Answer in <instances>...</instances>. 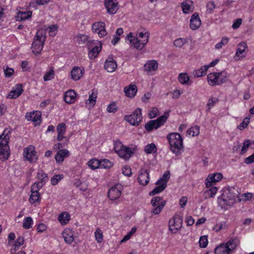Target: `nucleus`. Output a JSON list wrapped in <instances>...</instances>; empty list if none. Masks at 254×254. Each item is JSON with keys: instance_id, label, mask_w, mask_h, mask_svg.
Instances as JSON below:
<instances>
[{"instance_id": "56", "label": "nucleus", "mask_w": 254, "mask_h": 254, "mask_svg": "<svg viewBox=\"0 0 254 254\" xmlns=\"http://www.w3.org/2000/svg\"><path fill=\"white\" fill-rule=\"evenodd\" d=\"M107 111L109 113H115L118 110V108L116 106V104L115 102H113L111 104H110L107 108Z\"/></svg>"}, {"instance_id": "45", "label": "nucleus", "mask_w": 254, "mask_h": 254, "mask_svg": "<svg viewBox=\"0 0 254 254\" xmlns=\"http://www.w3.org/2000/svg\"><path fill=\"white\" fill-rule=\"evenodd\" d=\"M33 220L31 217H27L23 220V227L24 229H28L31 227Z\"/></svg>"}, {"instance_id": "35", "label": "nucleus", "mask_w": 254, "mask_h": 254, "mask_svg": "<svg viewBox=\"0 0 254 254\" xmlns=\"http://www.w3.org/2000/svg\"><path fill=\"white\" fill-rule=\"evenodd\" d=\"M97 95V92L94 89L92 90V93L89 95V98L86 101V103L94 105L96 101Z\"/></svg>"}, {"instance_id": "50", "label": "nucleus", "mask_w": 254, "mask_h": 254, "mask_svg": "<svg viewBox=\"0 0 254 254\" xmlns=\"http://www.w3.org/2000/svg\"><path fill=\"white\" fill-rule=\"evenodd\" d=\"M251 144V142L250 141V140L249 139H246L244 141L243 143V146L241 149V151L240 152V154L241 155L244 154L247 152Z\"/></svg>"}, {"instance_id": "29", "label": "nucleus", "mask_w": 254, "mask_h": 254, "mask_svg": "<svg viewBox=\"0 0 254 254\" xmlns=\"http://www.w3.org/2000/svg\"><path fill=\"white\" fill-rule=\"evenodd\" d=\"M192 4V1L191 0H186L183 1L181 4L183 12L186 14L191 12L192 10L191 9L190 6Z\"/></svg>"}, {"instance_id": "60", "label": "nucleus", "mask_w": 254, "mask_h": 254, "mask_svg": "<svg viewBox=\"0 0 254 254\" xmlns=\"http://www.w3.org/2000/svg\"><path fill=\"white\" fill-rule=\"evenodd\" d=\"M122 173L126 176H130L132 173L130 167L127 166H124L122 169Z\"/></svg>"}, {"instance_id": "27", "label": "nucleus", "mask_w": 254, "mask_h": 254, "mask_svg": "<svg viewBox=\"0 0 254 254\" xmlns=\"http://www.w3.org/2000/svg\"><path fill=\"white\" fill-rule=\"evenodd\" d=\"M208 84L211 86L219 85L216 72L210 73L207 75Z\"/></svg>"}, {"instance_id": "33", "label": "nucleus", "mask_w": 254, "mask_h": 254, "mask_svg": "<svg viewBox=\"0 0 254 254\" xmlns=\"http://www.w3.org/2000/svg\"><path fill=\"white\" fill-rule=\"evenodd\" d=\"M37 178L39 182L43 184H45L48 181V177L47 174L45 173L43 170H40L37 174Z\"/></svg>"}, {"instance_id": "64", "label": "nucleus", "mask_w": 254, "mask_h": 254, "mask_svg": "<svg viewBox=\"0 0 254 254\" xmlns=\"http://www.w3.org/2000/svg\"><path fill=\"white\" fill-rule=\"evenodd\" d=\"M226 223L225 222H221L219 224H216L214 227L213 230L218 232L220 231L223 227L225 226Z\"/></svg>"}, {"instance_id": "13", "label": "nucleus", "mask_w": 254, "mask_h": 254, "mask_svg": "<svg viewBox=\"0 0 254 254\" xmlns=\"http://www.w3.org/2000/svg\"><path fill=\"white\" fill-rule=\"evenodd\" d=\"M149 172L147 170L144 168L140 169L139 172V176L137 180L140 184L145 186L148 184L149 182Z\"/></svg>"}, {"instance_id": "26", "label": "nucleus", "mask_w": 254, "mask_h": 254, "mask_svg": "<svg viewBox=\"0 0 254 254\" xmlns=\"http://www.w3.org/2000/svg\"><path fill=\"white\" fill-rule=\"evenodd\" d=\"M44 45V43H43L33 41L31 47L32 52L35 55L39 54L43 49Z\"/></svg>"}, {"instance_id": "62", "label": "nucleus", "mask_w": 254, "mask_h": 254, "mask_svg": "<svg viewBox=\"0 0 254 254\" xmlns=\"http://www.w3.org/2000/svg\"><path fill=\"white\" fill-rule=\"evenodd\" d=\"M4 71L5 76L6 77L11 76L14 73V70L8 67H7L4 70Z\"/></svg>"}, {"instance_id": "55", "label": "nucleus", "mask_w": 254, "mask_h": 254, "mask_svg": "<svg viewBox=\"0 0 254 254\" xmlns=\"http://www.w3.org/2000/svg\"><path fill=\"white\" fill-rule=\"evenodd\" d=\"M65 124L60 123L57 127V130L59 134H64L65 132Z\"/></svg>"}, {"instance_id": "8", "label": "nucleus", "mask_w": 254, "mask_h": 254, "mask_svg": "<svg viewBox=\"0 0 254 254\" xmlns=\"http://www.w3.org/2000/svg\"><path fill=\"white\" fill-rule=\"evenodd\" d=\"M92 30L94 33H97L100 38L107 35V32L105 29V23L104 22H96L92 24Z\"/></svg>"}, {"instance_id": "52", "label": "nucleus", "mask_w": 254, "mask_h": 254, "mask_svg": "<svg viewBox=\"0 0 254 254\" xmlns=\"http://www.w3.org/2000/svg\"><path fill=\"white\" fill-rule=\"evenodd\" d=\"M95 236L96 240L98 243H101L103 240V233L102 231L99 229L97 228L95 232Z\"/></svg>"}, {"instance_id": "51", "label": "nucleus", "mask_w": 254, "mask_h": 254, "mask_svg": "<svg viewBox=\"0 0 254 254\" xmlns=\"http://www.w3.org/2000/svg\"><path fill=\"white\" fill-rule=\"evenodd\" d=\"M170 172L167 171H166L163 175V177L159 179L156 183V185H159L161 183L164 182V181H166V184L167 183V181L170 178Z\"/></svg>"}, {"instance_id": "10", "label": "nucleus", "mask_w": 254, "mask_h": 254, "mask_svg": "<svg viewBox=\"0 0 254 254\" xmlns=\"http://www.w3.org/2000/svg\"><path fill=\"white\" fill-rule=\"evenodd\" d=\"M123 187L117 184L110 188L108 192V197L112 200L118 198L122 193Z\"/></svg>"}, {"instance_id": "36", "label": "nucleus", "mask_w": 254, "mask_h": 254, "mask_svg": "<svg viewBox=\"0 0 254 254\" xmlns=\"http://www.w3.org/2000/svg\"><path fill=\"white\" fill-rule=\"evenodd\" d=\"M74 185L82 191H85L87 189V185L85 183L81 182L79 179H75L74 180Z\"/></svg>"}, {"instance_id": "19", "label": "nucleus", "mask_w": 254, "mask_h": 254, "mask_svg": "<svg viewBox=\"0 0 254 254\" xmlns=\"http://www.w3.org/2000/svg\"><path fill=\"white\" fill-rule=\"evenodd\" d=\"M224 192H227L226 197H227L230 202L232 203V204L234 203L236 201V198L238 197V191L234 188H229L224 190Z\"/></svg>"}, {"instance_id": "9", "label": "nucleus", "mask_w": 254, "mask_h": 254, "mask_svg": "<svg viewBox=\"0 0 254 254\" xmlns=\"http://www.w3.org/2000/svg\"><path fill=\"white\" fill-rule=\"evenodd\" d=\"M34 149L33 145H30L27 148L24 149L23 156L30 163L35 162L37 160L36 152Z\"/></svg>"}, {"instance_id": "23", "label": "nucleus", "mask_w": 254, "mask_h": 254, "mask_svg": "<svg viewBox=\"0 0 254 254\" xmlns=\"http://www.w3.org/2000/svg\"><path fill=\"white\" fill-rule=\"evenodd\" d=\"M76 95V93L74 90H68L65 93L64 100L68 104L73 103L75 101Z\"/></svg>"}, {"instance_id": "5", "label": "nucleus", "mask_w": 254, "mask_h": 254, "mask_svg": "<svg viewBox=\"0 0 254 254\" xmlns=\"http://www.w3.org/2000/svg\"><path fill=\"white\" fill-rule=\"evenodd\" d=\"M167 118L168 117L164 115L156 120H151L145 124V128L149 132L152 131L154 128L157 129L165 124Z\"/></svg>"}, {"instance_id": "54", "label": "nucleus", "mask_w": 254, "mask_h": 254, "mask_svg": "<svg viewBox=\"0 0 254 254\" xmlns=\"http://www.w3.org/2000/svg\"><path fill=\"white\" fill-rule=\"evenodd\" d=\"M189 134L193 136H197L199 133V127L195 126L193 127H191L189 130Z\"/></svg>"}, {"instance_id": "6", "label": "nucleus", "mask_w": 254, "mask_h": 254, "mask_svg": "<svg viewBox=\"0 0 254 254\" xmlns=\"http://www.w3.org/2000/svg\"><path fill=\"white\" fill-rule=\"evenodd\" d=\"M166 203V201L165 200H162V197L159 196L153 197L151 200V204L155 208L152 210L151 213L155 215L158 214Z\"/></svg>"}, {"instance_id": "43", "label": "nucleus", "mask_w": 254, "mask_h": 254, "mask_svg": "<svg viewBox=\"0 0 254 254\" xmlns=\"http://www.w3.org/2000/svg\"><path fill=\"white\" fill-rule=\"evenodd\" d=\"M219 101V99L217 98L212 97L209 99L208 101V102L206 104V106L207 109H206V112H208L210 111V109L213 107L215 104L218 103Z\"/></svg>"}, {"instance_id": "15", "label": "nucleus", "mask_w": 254, "mask_h": 254, "mask_svg": "<svg viewBox=\"0 0 254 254\" xmlns=\"http://www.w3.org/2000/svg\"><path fill=\"white\" fill-rule=\"evenodd\" d=\"M95 42L96 43V45H95L94 48L88 50V56L90 59H94L97 57L102 49V44L101 42L96 40Z\"/></svg>"}, {"instance_id": "25", "label": "nucleus", "mask_w": 254, "mask_h": 254, "mask_svg": "<svg viewBox=\"0 0 254 254\" xmlns=\"http://www.w3.org/2000/svg\"><path fill=\"white\" fill-rule=\"evenodd\" d=\"M157 68L158 63L155 60L149 61L144 65V70L147 71H155Z\"/></svg>"}, {"instance_id": "28", "label": "nucleus", "mask_w": 254, "mask_h": 254, "mask_svg": "<svg viewBox=\"0 0 254 254\" xmlns=\"http://www.w3.org/2000/svg\"><path fill=\"white\" fill-rule=\"evenodd\" d=\"M158 186L155 187L151 192H149V195L153 196L163 191L166 188V181H164L158 185Z\"/></svg>"}, {"instance_id": "37", "label": "nucleus", "mask_w": 254, "mask_h": 254, "mask_svg": "<svg viewBox=\"0 0 254 254\" xmlns=\"http://www.w3.org/2000/svg\"><path fill=\"white\" fill-rule=\"evenodd\" d=\"M77 43L79 45H82L87 42L88 41V37L84 34H79L75 37Z\"/></svg>"}, {"instance_id": "18", "label": "nucleus", "mask_w": 254, "mask_h": 254, "mask_svg": "<svg viewBox=\"0 0 254 254\" xmlns=\"http://www.w3.org/2000/svg\"><path fill=\"white\" fill-rule=\"evenodd\" d=\"M133 153V151L131 148L124 146L118 154L121 158L127 160L131 156Z\"/></svg>"}, {"instance_id": "3", "label": "nucleus", "mask_w": 254, "mask_h": 254, "mask_svg": "<svg viewBox=\"0 0 254 254\" xmlns=\"http://www.w3.org/2000/svg\"><path fill=\"white\" fill-rule=\"evenodd\" d=\"M237 239H231L227 243H222L217 247L214 250L215 254H229L235 249L237 246L236 242Z\"/></svg>"}, {"instance_id": "42", "label": "nucleus", "mask_w": 254, "mask_h": 254, "mask_svg": "<svg viewBox=\"0 0 254 254\" xmlns=\"http://www.w3.org/2000/svg\"><path fill=\"white\" fill-rule=\"evenodd\" d=\"M50 0H33L29 3V6L36 8L37 5H44L47 3Z\"/></svg>"}, {"instance_id": "2", "label": "nucleus", "mask_w": 254, "mask_h": 254, "mask_svg": "<svg viewBox=\"0 0 254 254\" xmlns=\"http://www.w3.org/2000/svg\"><path fill=\"white\" fill-rule=\"evenodd\" d=\"M10 133V131L7 129H5L2 134L0 135V156L4 160L8 159L9 154V147L8 146V141L9 136L8 134Z\"/></svg>"}, {"instance_id": "40", "label": "nucleus", "mask_w": 254, "mask_h": 254, "mask_svg": "<svg viewBox=\"0 0 254 254\" xmlns=\"http://www.w3.org/2000/svg\"><path fill=\"white\" fill-rule=\"evenodd\" d=\"M209 189L206 190L204 192L205 197H212L216 193L217 191V188L215 187H212L209 188Z\"/></svg>"}, {"instance_id": "17", "label": "nucleus", "mask_w": 254, "mask_h": 254, "mask_svg": "<svg viewBox=\"0 0 254 254\" xmlns=\"http://www.w3.org/2000/svg\"><path fill=\"white\" fill-rule=\"evenodd\" d=\"M227 192H223L222 195L218 198V203L222 208L228 209V206H231V203L227 197H226V194Z\"/></svg>"}, {"instance_id": "24", "label": "nucleus", "mask_w": 254, "mask_h": 254, "mask_svg": "<svg viewBox=\"0 0 254 254\" xmlns=\"http://www.w3.org/2000/svg\"><path fill=\"white\" fill-rule=\"evenodd\" d=\"M150 33L147 34V38L143 40L142 42H141L140 40H138L137 38H134L133 41L132 42V45H134V47L138 49L141 50L142 49L145 45L147 44L148 41V39L149 37Z\"/></svg>"}, {"instance_id": "47", "label": "nucleus", "mask_w": 254, "mask_h": 254, "mask_svg": "<svg viewBox=\"0 0 254 254\" xmlns=\"http://www.w3.org/2000/svg\"><path fill=\"white\" fill-rule=\"evenodd\" d=\"M114 148L115 151L117 154L124 146V145L123 144L122 142L118 139L114 141Z\"/></svg>"}, {"instance_id": "58", "label": "nucleus", "mask_w": 254, "mask_h": 254, "mask_svg": "<svg viewBox=\"0 0 254 254\" xmlns=\"http://www.w3.org/2000/svg\"><path fill=\"white\" fill-rule=\"evenodd\" d=\"M250 121V119L248 118H245L242 123H241L240 125L238 127V128L240 130H242L244 129L245 127H246Z\"/></svg>"}, {"instance_id": "41", "label": "nucleus", "mask_w": 254, "mask_h": 254, "mask_svg": "<svg viewBox=\"0 0 254 254\" xmlns=\"http://www.w3.org/2000/svg\"><path fill=\"white\" fill-rule=\"evenodd\" d=\"M100 161L96 159L90 160L88 162V165L92 169L94 170L100 167Z\"/></svg>"}, {"instance_id": "61", "label": "nucleus", "mask_w": 254, "mask_h": 254, "mask_svg": "<svg viewBox=\"0 0 254 254\" xmlns=\"http://www.w3.org/2000/svg\"><path fill=\"white\" fill-rule=\"evenodd\" d=\"M36 34L38 35V36L41 37V41H45L46 40V31L44 29H40L37 30L36 32Z\"/></svg>"}, {"instance_id": "22", "label": "nucleus", "mask_w": 254, "mask_h": 254, "mask_svg": "<svg viewBox=\"0 0 254 254\" xmlns=\"http://www.w3.org/2000/svg\"><path fill=\"white\" fill-rule=\"evenodd\" d=\"M69 155V151L66 149H60L56 154L55 158L57 163L64 161V158Z\"/></svg>"}, {"instance_id": "7", "label": "nucleus", "mask_w": 254, "mask_h": 254, "mask_svg": "<svg viewBox=\"0 0 254 254\" xmlns=\"http://www.w3.org/2000/svg\"><path fill=\"white\" fill-rule=\"evenodd\" d=\"M182 217L179 215H175L169 222V230L173 233H176L182 227Z\"/></svg>"}, {"instance_id": "57", "label": "nucleus", "mask_w": 254, "mask_h": 254, "mask_svg": "<svg viewBox=\"0 0 254 254\" xmlns=\"http://www.w3.org/2000/svg\"><path fill=\"white\" fill-rule=\"evenodd\" d=\"M186 42V41L185 39L183 38H178L174 41V45L177 47L181 48L184 45Z\"/></svg>"}, {"instance_id": "59", "label": "nucleus", "mask_w": 254, "mask_h": 254, "mask_svg": "<svg viewBox=\"0 0 254 254\" xmlns=\"http://www.w3.org/2000/svg\"><path fill=\"white\" fill-rule=\"evenodd\" d=\"M54 74V70L53 69L50 70L44 75L43 77L44 81H48L51 80L53 78Z\"/></svg>"}, {"instance_id": "30", "label": "nucleus", "mask_w": 254, "mask_h": 254, "mask_svg": "<svg viewBox=\"0 0 254 254\" xmlns=\"http://www.w3.org/2000/svg\"><path fill=\"white\" fill-rule=\"evenodd\" d=\"M70 215L66 212L61 213L58 217V220L62 225L66 224L70 220Z\"/></svg>"}, {"instance_id": "46", "label": "nucleus", "mask_w": 254, "mask_h": 254, "mask_svg": "<svg viewBox=\"0 0 254 254\" xmlns=\"http://www.w3.org/2000/svg\"><path fill=\"white\" fill-rule=\"evenodd\" d=\"M113 163L108 159H103L100 161V167L103 168H110L113 166Z\"/></svg>"}, {"instance_id": "11", "label": "nucleus", "mask_w": 254, "mask_h": 254, "mask_svg": "<svg viewBox=\"0 0 254 254\" xmlns=\"http://www.w3.org/2000/svg\"><path fill=\"white\" fill-rule=\"evenodd\" d=\"M114 0H105V5L109 14H115L119 9V3Z\"/></svg>"}, {"instance_id": "16", "label": "nucleus", "mask_w": 254, "mask_h": 254, "mask_svg": "<svg viewBox=\"0 0 254 254\" xmlns=\"http://www.w3.org/2000/svg\"><path fill=\"white\" fill-rule=\"evenodd\" d=\"M201 23L198 13L195 12L190 19V28L192 30H196L200 27Z\"/></svg>"}, {"instance_id": "21", "label": "nucleus", "mask_w": 254, "mask_h": 254, "mask_svg": "<svg viewBox=\"0 0 254 254\" xmlns=\"http://www.w3.org/2000/svg\"><path fill=\"white\" fill-rule=\"evenodd\" d=\"M124 91L127 97L133 98L137 93V86L135 84H130L129 86L125 87Z\"/></svg>"}, {"instance_id": "38", "label": "nucleus", "mask_w": 254, "mask_h": 254, "mask_svg": "<svg viewBox=\"0 0 254 254\" xmlns=\"http://www.w3.org/2000/svg\"><path fill=\"white\" fill-rule=\"evenodd\" d=\"M178 80L182 84L189 83L190 77L187 73H181L179 75Z\"/></svg>"}, {"instance_id": "12", "label": "nucleus", "mask_w": 254, "mask_h": 254, "mask_svg": "<svg viewBox=\"0 0 254 254\" xmlns=\"http://www.w3.org/2000/svg\"><path fill=\"white\" fill-rule=\"evenodd\" d=\"M222 178L223 175L220 173H216L212 175H209L206 180L205 185L206 188L211 187L216 182L221 180Z\"/></svg>"}, {"instance_id": "53", "label": "nucleus", "mask_w": 254, "mask_h": 254, "mask_svg": "<svg viewBox=\"0 0 254 254\" xmlns=\"http://www.w3.org/2000/svg\"><path fill=\"white\" fill-rule=\"evenodd\" d=\"M63 177H64V176L63 175H55L51 178V184L54 186L56 185L57 184H58L59 182L63 178Z\"/></svg>"}, {"instance_id": "34", "label": "nucleus", "mask_w": 254, "mask_h": 254, "mask_svg": "<svg viewBox=\"0 0 254 254\" xmlns=\"http://www.w3.org/2000/svg\"><path fill=\"white\" fill-rule=\"evenodd\" d=\"M219 80V85L225 82L228 78L227 73L225 71H222L219 72H216Z\"/></svg>"}, {"instance_id": "20", "label": "nucleus", "mask_w": 254, "mask_h": 254, "mask_svg": "<svg viewBox=\"0 0 254 254\" xmlns=\"http://www.w3.org/2000/svg\"><path fill=\"white\" fill-rule=\"evenodd\" d=\"M84 69L79 67L74 66L71 71V78L75 81L79 80L84 73Z\"/></svg>"}, {"instance_id": "1", "label": "nucleus", "mask_w": 254, "mask_h": 254, "mask_svg": "<svg viewBox=\"0 0 254 254\" xmlns=\"http://www.w3.org/2000/svg\"><path fill=\"white\" fill-rule=\"evenodd\" d=\"M167 139L171 150L176 155L181 154L183 149V138L181 135L177 132H172L168 135Z\"/></svg>"}, {"instance_id": "44", "label": "nucleus", "mask_w": 254, "mask_h": 254, "mask_svg": "<svg viewBox=\"0 0 254 254\" xmlns=\"http://www.w3.org/2000/svg\"><path fill=\"white\" fill-rule=\"evenodd\" d=\"M70 232L68 233L66 231H64L63 233V237L64 240L65 242L67 244H71L74 240L73 235H70Z\"/></svg>"}, {"instance_id": "63", "label": "nucleus", "mask_w": 254, "mask_h": 254, "mask_svg": "<svg viewBox=\"0 0 254 254\" xmlns=\"http://www.w3.org/2000/svg\"><path fill=\"white\" fill-rule=\"evenodd\" d=\"M158 112V109L156 108H153L149 112L148 116L150 119L154 118L157 116Z\"/></svg>"}, {"instance_id": "39", "label": "nucleus", "mask_w": 254, "mask_h": 254, "mask_svg": "<svg viewBox=\"0 0 254 254\" xmlns=\"http://www.w3.org/2000/svg\"><path fill=\"white\" fill-rule=\"evenodd\" d=\"M144 151L147 154L154 153L157 151V148L155 144L152 143L145 146Z\"/></svg>"}, {"instance_id": "32", "label": "nucleus", "mask_w": 254, "mask_h": 254, "mask_svg": "<svg viewBox=\"0 0 254 254\" xmlns=\"http://www.w3.org/2000/svg\"><path fill=\"white\" fill-rule=\"evenodd\" d=\"M247 47V45L245 42H241L238 45V48L236 51V56L238 57L244 58L245 56H241L245 51L246 48Z\"/></svg>"}, {"instance_id": "14", "label": "nucleus", "mask_w": 254, "mask_h": 254, "mask_svg": "<svg viewBox=\"0 0 254 254\" xmlns=\"http://www.w3.org/2000/svg\"><path fill=\"white\" fill-rule=\"evenodd\" d=\"M117 67V64L112 57H109L106 60L104 64V68L108 71L112 72L114 71Z\"/></svg>"}, {"instance_id": "48", "label": "nucleus", "mask_w": 254, "mask_h": 254, "mask_svg": "<svg viewBox=\"0 0 254 254\" xmlns=\"http://www.w3.org/2000/svg\"><path fill=\"white\" fill-rule=\"evenodd\" d=\"M199 246L201 248H206L208 245L207 236H201L199 241Z\"/></svg>"}, {"instance_id": "49", "label": "nucleus", "mask_w": 254, "mask_h": 254, "mask_svg": "<svg viewBox=\"0 0 254 254\" xmlns=\"http://www.w3.org/2000/svg\"><path fill=\"white\" fill-rule=\"evenodd\" d=\"M29 201L31 203H34L35 202H39L40 201V193L36 194L31 193Z\"/></svg>"}, {"instance_id": "31", "label": "nucleus", "mask_w": 254, "mask_h": 254, "mask_svg": "<svg viewBox=\"0 0 254 254\" xmlns=\"http://www.w3.org/2000/svg\"><path fill=\"white\" fill-rule=\"evenodd\" d=\"M32 15V12L30 11L17 12L16 19L17 20H24L30 18Z\"/></svg>"}, {"instance_id": "4", "label": "nucleus", "mask_w": 254, "mask_h": 254, "mask_svg": "<svg viewBox=\"0 0 254 254\" xmlns=\"http://www.w3.org/2000/svg\"><path fill=\"white\" fill-rule=\"evenodd\" d=\"M141 109L137 108L132 114L125 116V120L132 126H138L142 120Z\"/></svg>"}]
</instances>
